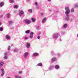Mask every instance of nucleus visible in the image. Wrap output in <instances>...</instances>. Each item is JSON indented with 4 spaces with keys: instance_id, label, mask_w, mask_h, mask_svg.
I'll return each mask as SVG.
<instances>
[{
    "instance_id": "f257e3e1",
    "label": "nucleus",
    "mask_w": 78,
    "mask_h": 78,
    "mask_svg": "<svg viewBox=\"0 0 78 78\" xmlns=\"http://www.w3.org/2000/svg\"><path fill=\"white\" fill-rule=\"evenodd\" d=\"M59 35V34L58 33H55L52 35V39H53L56 40L58 39V36Z\"/></svg>"
},
{
    "instance_id": "f03ea898",
    "label": "nucleus",
    "mask_w": 78,
    "mask_h": 78,
    "mask_svg": "<svg viewBox=\"0 0 78 78\" xmlns=\"http://www.w3.org/2000/svg\"><path fill=\"white\" fill-rule=\"evenodd\" d=\"M66 12V17L65 19L66 20H69V13H68Z\"/></svg>"
},
{
    "instance_id": "7ed1b4c3",
    "label": "nucleus",
    "mask_w": 78,
    "mask_h": 78,
    "mask_svg": "<svg viewBox=\"0 0 78 78\" xmlns=\"http://www.w3.org/2000/svg\"><path fill=\"white\" fill-rule=\"evenodd\" d=\"M65 10L66 11L65 12V14H66V12H67L68 14H69L70 13V11L69 10V8L68 7H66L65 8Z\"/></svg>"
},
{
    "instance_id": "20e7f679",
    "label": "nucleus",
    "mask_w": 78,
    "mask_h": 78,
    "mask_svg": "<svg viewBox=\"0 0 78 78\" xmlns=\"http://www.w3.org/2000/svg\"><path fill=\"white\" fill-rule=\"evenodd\" d=\"M28 54H29V53L28 52H26L24 53V56L25 59H27V58H28Z\"/></svg>"
},
{
    "instance_id": "39448f33",
    "label": "nucleus",
    "mask_w": 78,
    "mask_h": 78,
    "mask_svg": "<svg viewBox=\"0 0 78 78\" xmlns=\"http://www.w3.org/2000/svg\"><path fill=\"white\" fill-rule=\"evenodd\" d=\"M5 39L7 40V41H10L11 37L9 35H7L5 36Z\"/></svg>"
},
{
    "instance_id": "423d86ee",
    "label": "nucleus",
    "mask_w": 78,
    "mask_h": 78,
    "mask_svg": "<svg viewBox=\"0 0 78 78\" xmlns=\"http://www.w3.org/2000/svg\"><path fill=\"white\" fill-rule=\"evenodd\" d=\"M33 55L34 57H36L37 56H38L39 55V54L37 52H34L33 54Z\"/></svg>"
},
{
    "instance_id": "0eeeda50",
    "label": "nucleus",
    "mask_w": 78,
    "mask_h": 78,
    "mask_svg": "<svg viewBox=\"0 0 78 78\" xmlns=\"http://www.w3.org/2000/svg\"><path fill=\"white\" fill-rule=\"evenodd\" d=\"M30 21L29 20L26 19L25 20V23L26 24H30Z\"/></svg>"
},
{
    "instance_id": "6e6552de",
    "label": "nucleus",
    "mask_w": 78,
    "mask_h": 78,
    "mask_svg": "<svg viewBox=\"0 0 78 78\" xmlns=\"http://www.w3.org/2000/svg\"><path fill=\"white\" fill-rule=\"evenodd\" d=\"M33 34H34V32H32L30 33V38L32 39L33 37Z\"/></svg>"
},
{
    "instance_id": "1a4fd4ad",
    "label": "nucleus",
    "mask_w": 78,
    "mask_h": 78,
    "mask_svg": "<svg viewBox=\"0 0 78 78\" xmlns=\"http://www.w3.org/2000/svg\"><path fill=\"white\" fill-rule=\"evenodd\" d=\"M30 43H26V47L27 48H29L30 47Z\"/></svg>"
},
{
    "instance_id": "9d476101",
    "label": "nucleus",
    "mask_w": 78,
    "mask_h": 78,
    "mask_svg": "<svg viewBox=\"0 0 78 78\" xmlns=\"http://www.w3.org/2000/svg\"><path fill=\"white\" fill-rule=\"evenodd\" d=\"M55 68L56 69V70H58L59 68H60V67L58 65H56L55 66Z\"/></svg>"
},
{
    "instance_id": "9b49d317",
    "label": "nucleus",
    "mask_w": 78,
    "mask_h": 78,
    "mask_svg": "<svg viewBox=\"0 0 78 78\" xmlns=\"http://www.w3.org/2000/svg\"><path fill=\"white\" fill-rule=\"evenodd\" d=\"M23 13H24L23 11L22 10L20 11L19 12L20 16H21L22 15H23Z\"/></svg>"
},
{
    "instance_id": "f8f14e48",
    "label": "nucleus",
    "mask_w": 78,
    "mask_h": 78,
    "mask_svg": "<svg viewBox=\"0 0 78 78\" xmlns=\"http://www.w3.org/2000/svg\"><path fill=\"white\" fill-rule=\"evenodd\" d=\"M57 60V58H53L51 59V61L53 62V61H56Z\"/></svg>"
},
{
    "instance_id": "ddd939ff",
    "label": "nucleus",
    "mask_w": 78,
    "mask_h": 78,
    "mask_svg": "<svg viewBox=\"0 0 78 78\" xmlns=\"http://www.w3.org/2000/svg\"><path fill=\"white\" fill-rule=\"evenodd\" d=\"M37 66H40V67H41L42 66H43V65H42V63L41 62L38 64H37Z\"/></svg>"
},
{
    "instance_id": "4468645a",
    "label": "nucleus",
    "mask_w": 78,
    "mask_h": 78,
    "mask_svg": "<svg viewBox=\"0 0 78 78\" xmlns=\"http://www.w3.org/2000/svg\"><path fill=\"white\" fill-rule=\"evenodd\" d=\"M3 64H4V63L3 62H0V67H2L3 66Z\"/></svg>"
},
{
    "instance_id": "2eb2a0df",
    "label": "nucleus",
    "mask_w": 78,
    "mask_h": 78,
    "mask_svg": "<svg viewBox=\"0 0 78 78\" xmlns=\"http://www.w3.org/2000/svg\"><path fill=\"white\" fill-rule=\"evenodd\" d=\"M67 24H65L63 26L62 28H67Z\"/></svg>"
},
{
    "instance_id": "dca6fc26",
    "label": "nucleus",
    "mask_w": 78,
    "mask_h": 78,
    "mask_svg": "<svg viewBox=\"0 0 78 78\" xmlns=\"http://www.w3.org/2000/svg\"><path fill=\"white\" fill-rule=\"evenodd\" d=\"M45 20H46V18H45L43 19L42 21V22L43 23H44L45 22Z\"/></svg>"
},
{
    "instance_id": "f3484780",
    "label": "nucleus",
    "mask_w": 78,
    "mask_h": 78,
    "mask_svg": "<svg viewBox=\"0 0 78 78\" xmlns=\"http://www.w3.org/2000/svg\"><path fill=\"white\" fill-rule=\"evenodd\" d=\"M15 78H22L21 76H18L17 75H16L15 76Z\"/></svg>"
},
{
    "instance_id": "a211bd4d",
    "label": "nucleus",
    "mask_w": 78,
    "mask_h": 78,
    "mask_svg": "<svg viewBox=\"0 0 78 78\" xmlns=\"http://www.w3.org/2000/svg\"><path fill=\"white\" fill-rule=\"evenodd\" d=\"M3 5H4V3H3V2H1V3H0V6L1 7H2V6H3Z\"/></svg>"
},
{
    "instance_id": "6ab92c4d",
    "label": "nucleus",
    "mask_w": 78,
    "mask_h": 78,
    "mask_svg": "<svg viewBox=\"0 0 78 78\" xmlns=\"http://www.w3.org/2000/svg\"><path fill=\"white\" fill-rule=\"evenodd\" d=\"M9 53V51H8L7 52H6L4 53V56H7V55H8Z\"/></svg>"
},
{
    "instance_id": "aec40b11",
    "label": "nucleus",
    "mask_w": 78,
    "mask_h": 78,
    "mask_svg": "<svg viewBox=\"0 0 78 78\" xmlns=\"http://www.w3.org/2000/svg\"><path fill=\"white\" fill-rule=\"evenodd\" d=\"M28 12L29 13H31L33 12V10L31 9H29L28 10Z\"/></svg>"
},
{
    "instance_id": "412c9836",
    "label": "nucleus",
    "mask_w": 78,
    "mask_h": 78,
    "mask_svg": "<svg viewBox=\"0 0 78 78\" xmlns=\"http://www.w3.org/2000/svg\"><path fill=\"white\" fill-rule=\"evenodd\" d=\"M13 51L15 53H16L18 51V49H17V48H15L14 49Z\"/></svg>"
},
{
    "instance_id": "4be33fe9",
    "label": "nucleus",
    "mask_w": 78,
    "mask_h": 78,
    "mask_svg": "<svg viewBox=\"0 0 78 78\" xmlns=\"http://www.w3.org/2000/svg\"><path fill=\"white\" fill-rule=\"evenodd\" d=\"M10 16V14L9 13H8L7 14V18L9 19V16Z\"/></svg>"
},
{
    "instance_id": "5701e85b",
    "label": "nucleus",
    "mask_w": 78,
    "mask_h": 78,
    "mask_svg": "<svg viewBox=\"0 0 78 78\" xmlns=\"http://www.w3.org/2000/svg\"><path fill=\"white\" fill-rule=\"evenodd\" d=\"M25 33L26 34H28L30 33V30H28L25 31Z\"/></svg>"
},
{
    "instance_id": "b1692460",
    "label": "nucleus",
    "mask_w": 78,
    "mask_h": 78,
    "mask_svg": "<svg viewBox=\"0 0 78 78\" xmlns=\"http://www.w3.org/2000/svg\"><path fill=\"white\" fill-rule=\"evenodd\" d=\"M53 69V66H51L49 67V70H51V69Z\"/></svg>"
},
{
    "instance_id": "393cba45",
    "label": "nucleus",
    "mask_w": 78,
    "mask_h": 78,
    "mask_svg": "<svg viewBox=\"0 0 78 78\" xmlns=\"http://www.w3.org/2000/svg\"><path fill=\"white\" fill-rule=\"evenodd\" d=\"M10 2L11 3H12L14 2V0H10Z\"/></svg>"
},
{
    "instance_id": "a878e982",
    "label": "nucleus",
    "mask_w": 78,
    "mask_h": 78,
    "mask_svg": "<svg viewBox=\"0 0 78 78\" xmlns=\"http://www.w3.org/2000/svg\"><path fill=\"white\" fill-rule=\"evenodd\" d=\"M71 12H74V9L73 8H72L71 10Z\"/></svg>"
},
{
    "instance_id": "bb28decb",
    "label": "nucleus",
    "mask_w": 78,
    "mask_h": 78,
    "mask_svg": "<svg viewBox=\"0 0 78 78\" xmlns=\"http://www.w3.org/2000/svg\"><path fill=\"white\" fill-rule=\"evenodd\" d=\"M41 34H42V32L41 31H40L38 32V33L37 34V35L39 36L40 35H41Z\"/></svg>"
},
{
    "instance_id": "cd10ccee",
    "label": "nucleus",
    "mask_w": 78,
    "mask_h": 78,
    "mask_svg": "<svg viewBox=\"0 0 78 78\" xmlns=\"http://www.w3.org/2000/svg\"><path fill=\"white\" fill-rule=\"evenodd\" d=\"M18 8V5H15L14 6V8L17 9Z\"/></svg>"
},
{
    "instance_id": "c85d7f7f",
    "label": "nucleus",
    "mask_w": 78,
    "mask_h": 78,
    "mask_svg": "<svg viewBox=\"0 0 78 78\" xmlns=\"http://www.w3.org/2000/svg\"><path fill=\"white\" fill-rule=\"evenodd\" d=\"M9 25H11L12 23V21H9Z\"/></svg>"
},
{
    "instance_id": "c756f323",
    "label": "nucleus",
    "mask_w": 78,
    "mask_h": 78,
    "mask_svg": "<svg viewBox=\"0 0 78 78\" xmlns=\"http://www.w3.org/2000/svg\"><path fill=\"white\" fill-rule=\"evenodd\" d=\"M3 17V15H0V19H2Z\"/></svg>"
},
{
    "instance_id": "7c9ffc66",
    "label": "nucleus",
    "mask_w": 78,
    "mask_h": 78,
    "mask_svg": "<svg viewBox=\"0 0 78 78\" xmlns=\"http://www.w3.org/2000/svg\"><path fill=\"white\" fill-rule=\"evenodd\" d=\"M3 30V28L2 27L0 28V31H2Z\"/></svg>"
},
{
    "instance_id": "2f4dec72",
    "label": "nucleus",
    "mask_w": 78,
    "mask_h": 78,
    "mask_svg": "<svg viewBox=\"0 0 78 78\" xmlns=\"http://www.w3.org/2000/svg\"><path fill=\"white\" fill-rule=\"evenodd\" d=\"M44 15H45V13H41V16H44Z\"/></svg>"
},
{
    "instance_id": "473e14b6",
    "label": "nucleus",
    "mask_w": 78,
    "mask_h": 78,
    "mask_svg": "<svg viewBox=\"0 0 78 78\" xmlns=\"http://www.w3.org/2000/svg\"><path fill=\"white\" fill-rule=\"evenodd\" d=\"M4 74H5L4 72H2L1 74V76H3L4 75Z\"/></svg>"
},
{
    "instance_id": "72a5a7b5",
    "label": "nucleus",
    "mask_w": 78,
    "mask_h": 78,
    "mask_svg": "<svg viewBox=\"0 0 78 78\" xmlns=\"http://www.w3.org/2000/svg\"><path fill=\"white\" fill-rule=\"evenodd\" d=\"M5 59H8V57L7 56H5L4 57Z\"/></svg>"
},
{
    "instance_id": "f704fd0d",
    "label": "nucleus",
    "mask_w": 78,
    "mask_h": 78,
    "mask_svg": "<svg viewBox=\"0 0 78 78\" xmlns=\"http://www.w3.org/2000/svg\"><path fill=\"white\" fill-rule=\"evenodd\" d=\"M74 7H75V8L78 7V4H75V5H74Z\"/></svg>"
},
{
    "instance_id": "c9c22d12",
    "label": "nucleus",
    "mask_w": 78,
    "mask_h": 78,
    "mask_svg": "<svg viewBox=\"0 0 78 78\" xmlns=\"http://www.w3.org/2000/svg\"><path fill=\"white\" fill-rule=\"evenodd\" d=\"M37 30H40V27L39 26H37Z\"/></svg>"
},
{
    "instance_id": "e433bc0d",
    "label": "nucleus",
    "mask_w": 78,
    "mask_h": 78,
    "mask_svg": "<svg viewBox=\"0 0 78 78\" xmlns=\"http://www.w3.org/2000/svg\"><path fill=\"white\" fill-rule=\"evenodd\" d=\"M32 22H35V19L34 18H32Z\"/></svg>"
},
{
    "instance_id": "4c0bfd02",
    "label": "nucleus",
    "mask_w": 78,
    "mask_h": 78,
    "mask_svg": "<svg viewBox=\"0 0 78 78\" xmlns=\"http://www.w3.org/2000/svg\"><path fill=\"white\" fill-rule=\"evenodd\" d=\"M28 37H24V39L25 40H27V39H28Z\"/></svg>"
},
{
    "instance_id": "58836bf2",
    "label": "nucleus",
    "mask_w": 78,
    "mask_h": 78,
    "mask_svg": "<svg viewBox=\"0 0 78 78\" xmlns=\"http://www.w3.org/2000/svg\"><path fill=\"white\" fill-rule=\"evenodd\" d=\"M37 5H38V3H37V2H35V5H36V6H37Z\"/></svg>"
},
{
    "instance_id": "ea45409f",
    "label": "nucleus",
    "mask_w": 78,
    "mask_h": 78,
    "mask_svg": "<svg viewBox=\"0 0 78 78\" xmlns=\"http://www.w3.org/2000/svg\"><path fill=\"white\" fill-rule=\"evenodd\" d=\"M1 71L2 72H4V69H2Z\"/></svg>"
},
{
    "instance_id": "a19ab883",
    "label": "nucleus",
    "mask_w": 78,
    "mask_h": 78,
    "mask_svg": "<svg viewBox=\"0 0 78 78\" xmlns=\"http://www.w3.org/2000/svg\"><path fill=\"white\" fill-rule=\"evenodd\" d=\"M8 50H10V46H9L8 48Z\"/></svg>"
},
{
    "instance_id": "79ce46f5",
    "label": "nucleus",
    "mask_w": 78,
    "mask_h": 78,
    "mask_svg": "<svg viewBox=\"0 0 78 78\" xmlns=\"http://www.w3.org/2000/svg\"><path fill=\"white\" fill-rule=\"evenodd\" d=\"M51 55H53V54H54V52H53V51H51Z\"/></svg>"
},
{
    "instance_id": "37998d69",
    "label": "nucleus",
    "mask_w": 78,
    "mask_h": 78,
    "mask_svg": "<svg viewBox=\"0 0 78 78\" xmlns=\"http://www.w3.org/2000/svg\"><path fill=\"white\" fill-rule=\"evenodd\" d=\"M19 74H21V73H22V71H20L19 72Z\"/></svg>"
},
{
    "instance_id": "c03bdc74",
    "label": "nucleus",
    "mask_w": 78,
    "mask_h": 78,
    "mask_svg": "<svg viewBox=\"0 0 78 78\" xmlns=\"http://www.w3.org/2000/svg\"><path fill=\"white\" fill-rule=\"evenodd\" d=\"M61 56V54H58V57H59V56Z\"/></svg>"
},
{
    "instance_id": "a18cd8bd",
    "label": "nucleus",
    "mask_w": 78,
    "mask_h": 78,
    "mask_svg": "<svg viewBox=\"0 0 78 78\" xmlns=\"http://www.w3.org/2000/svg\"><path fill=\"white\" fill-rule=\"evenodd\" d=\"M37 38L38 39H39L40 38V36H38L37 37Z\"/></svg>"
},
{
    "instance_id": "49530a36",
    "label": "nucleus",
    "mask_w": 78,
    "mask_h": 78,
    "mask_svg": "<svg viewBox=\"0 0 78 78\" xmlns=\"http://www.w3.org/2000/svg\"><path fill=\"white\" fill-rule=\"evenodd\" d=\"M13 45H14L13 44H12V45H11L12 47V46H13Z\"/></svg>"
},
{
    "instance_id": "de8ad7c7",
    "label": "nucleus",
    "mask_w": 78,
    "mask_h": 78,
    "mask_svg": "<svg viewBox=\"0 0 78 78\" xmlns=\"http://www.w3.org/2000/svg\"><path fill=\"white\" fill-rule=\"evenodd\" d=\"M48 2H50L51 0H48Z\"/></svg>"
},
{
    "instance_id": "09e8293b",
    "label": "nucleus",
    "mask_w": 78,
    "mask_h": 78,
    "mask_svg": "<svg viewBox=\"0 0 78 78\" xmlns=\"http://www.w3.org/2000/svg\"><path fill=\"white\" fill-rule=\"evenodd\" d=\"M10 28H11V29H12L14 28V27H12V28H11V27H10Z\"/></svg>"
},
{
    "instance_id": "8fccbe9b",
    "label": "nucleus",
    "mask_w": 78,
    "mask_h": 78,
    "mask_svg": "<svg viewBox=\"0 0 78 78\" xmlns=\"http://www.w3.org/2000/svg\"><path fill=\"white\" fill-rule=\"evenodd\" d=\"M70 20V21H72V19H71V20Z\"/></svg>"
},
{
    "instance_id": "3c124183",
    "label": "nucleus",
    "mask_w": 78,
    "mask_h": 78,
    "mask_svg": "<svg viewBox=\"0 0 78 78\" xmlns=\"http://www.w3.org/2000/svg\"><path fill=\"white\" fill-rule=\"evenodd\" d=\"M1 25H2V23H0V26Z\"/></svg>"
},
{
    "instance_id": "603ef678",
    "label": "nucleus",
    "mask_w": 78,
    "mask_h": 78,
    "mask_svg": "<svg viewBox=\"0 0 78 78\" xmlns=\"http://www.w3.org/2000/svg\"><path fill=\"white\" fill-rule=\"evenodd\" d=\"M8 78H11V77H8Z\"/></svg>"
},
{
    "instance_id": "864d4df0",
    "label": "nucleus",
    "mask_w": 78,
    "mask_h": 78,
    "mask_svg": "<svg viewBox=\"0 0 78 78\" xmlns=\"http://www.w3.org/2000/svg\"><path fill=\"white\" fill-rule=\"evenodd\" d=\"M77 37H78V34H77Z\"/></svg>"
},
{
    "instance_id": "5fc2aeb1",
    "label": "nucleus",
    "mask_w": 78,
    "mask_h": 78,
    "mask_svg": "<svg viewBox=\"0 0 78 78\" xmlns=\"http://www.w3.org/2000/svg\"><path fill=\"white\" fill-rule=\"evenodd\" d=\"M60 41H62V40H60Z\"/></svg>"
},
{
    "instance_id": "6e6d98bb",
    "label": "nucleus",
    "mask_w": 78,
    "mask_h": 78,
    "mask_svg": "<svg viewBox=\"0 0 78 78\" xmlns=\"http://www.w3.org/2000/svg\"><path fill=\"white\" fill-rule=\"evenodd\" d=\"M28 1H30V0H28Z\"/></svg>"
}]
</instances>
